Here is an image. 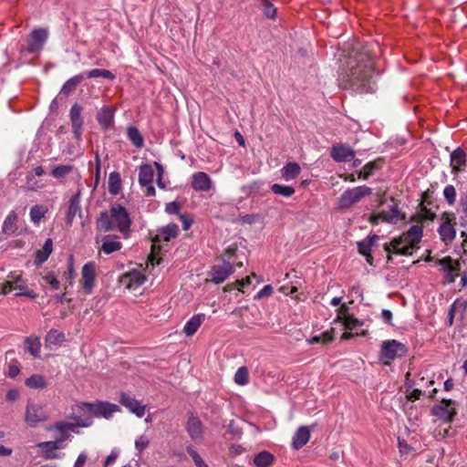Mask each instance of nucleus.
<instances>
[{
  "label": "nucleus",
  "mask_w": 467,
  "mask_h": 467,
  "mask_svg": "<svg viewBox=\"0 0 467 467\" xmlns=\"http://www.w3.org/2000/svg\"><path fill=\"white\" fill-rule=\"evenodd\" d=\"M374 65L371 57L365 52L351 56L347 68L339 77L344 88H353L361 93H373L376 84L373 78Z\"/></svg>",
  "instance_id": "1"
},
{
  "label": "nucleus",
  "mask_w": 467,
  "mask_h": 467,
  "mask_svg": "<svg viewBox=\"0 0 467 467\" xmlns=\"http://www.w3.org/2000/svg\"><path fill=\"white\" fill-rule=\"evenodd\" d=\"M76 411L78 414L74 417V422L58 421L47 427V431H75L77 427H89L93 422V417H103L105 419H109L113 413L119 411V407L109 402H84L77 407Z\"/></svg>",
  "instance_id": "2"
},
{
  "label": "nucleus",
  "mask_w": 467,
  "mask_h": 467,
  "mask_svg": "<svg viewBox=\"0 0 467 467\" xmlns=\"http://www.w3.org/2000/svg\"><path fill=\"white\" fill-rule=\"evenodd\" d=\"M131 219L130 213L122 205H113L109 212L100 213L96 222L97 229L109 232L117 229L124 236H128L130 231Z\"/></svg>",
  "instance_id": "3"
},
{
  "label": "nucleus",
  "mask_w": 467,
  "mask_h": 467,
  "mask_svg": "<svg viewBox=\"0 0 467 467\" xmlns=\"http://www.w3.org/2000/svg\"><path fill=\"white\" fill-rule=\"evenodd\" d=\"M422 233L421 226L412 225L406 234L393 238L389 244H384V250L386 252L393 251L396 254L400 255H411L412 250L421 241Z\"/></svg>",
  "instance_id": "4"
},
{
  "label": "nucleus",
  "mask_w": 467,
  "mask_h": 467,
  "mask_svg": "<svg viewBox=\"0 0 467 467\" xmlns=\"http://www.w3.org/2000/svg\"><path fill=\"white\" fill-rule=\"evenodd\" d=\"M371 193L372 189L366 185L348 189L341 194L338 205L340 209H349L351 206L360 202L362 198Z\"/></svg>",
  "instance_id": "5"
},
{
  "label": "nucleus",
  "mask_w": 467,
  "mask_h": 467,
  "mask_svg": "<svg viewBox=\"0 0 467 467\" xmlns=\"http://www.w3.org/2000/svg\"><path fill=\"white\" fill-rule=\"evenodd\" d=\"M47 412L41 404L31 400L27 401L25 411V421L29 427H36L38 423L47 420Z\"/></svg>",
  "instance_id": "6"
},
{
  "label": "nucleus",
  "mask_w": 467,
  "mask_h": 467,
  "mask_svg": "<svg viewBox=\"0 0 467 467\" xmlns=\"http://www.w3.org/2000/svg\"><path fill=\"white\" fill-rule=\"evenodd\" d=\"M407 351V347L404 344L395 339L386 340L381 345L380 358L382 359L393 360L405 356Z\"/></svg>",
  "instance_id": "7"
},
{
  "label": "nucleus",
  "mask_w": 467,
  "mask_h": 467,
  "mask_svg": "<svg viewBox=\"0 0 467 467\" xmlns=\"http://www.w3.org/2000/svg\"><path fill=\"white\" fill-rule=\"evenodd\" d=\"M439 265L444 272V278L447 283H454L461 270L460 262L453 260L450 256L443 257L439 260Z\"/></svg>",
  "instance_id": "8"
},
{
  "label": "nucleus",
  "mask_w": 467,
  "mask_h": 467,
  "mask_svg": "<svg viewBox=\"0 0 467 467\" xmlns=\"http://www.w3.org/2000/svg\"><path fill=\"white\" fill-rule=\"evenodd\" d=\"M431 412L440 420L451 422L456 414L454 402L451 400H443L441 403L433 406Z\"/></svg>",
  "instance_id": "9"
},
{
  "label": "nucleus",
  "mask_w": 467,
  "mask_h": 467,
  "mask_svg": "<svg viewBox=\"0 0 467 467\" xmlns=\"http://www.w3.org/2000/svg\"><path fill=\"white\" fill-rule=\"evenodd\" d=\"M47 39V31L44 28L34 29L28 36L27 51L38 53L42 50Z\"/></svg>",
  "instance_id": "10"
},
{
  "label": "nucleus",
  "mask_w": 467,
  "mask_h": 467,
  "mask_svg": "<svg viewBox=\"0 0 467 467\" xmlns=\"http://www.w3.org/2000/svg\"><path fill=\"white\" fill-rule=\"evenodd\" d=\"M83 109L78 104H74L69 111V118L72 126V131L76 139L79 140L83 132Z\"/></svg>",
  "instance_id": "11"
},
{
  "label": "nucleus",
  "mask_w": 467,
  "mask_h": 467,
  "mask_svg": "<svg viewBox=\"0 0 467 467\" xmlns=\"http://www.w3.org/2000/svg\"><path fill=\"white\" fill-rule=\"evenodd\" d=\"M81 279L83 289L87 294H90L96 279V265L92 262L85 264L81 270Z\"/></svg>",
  "instance_id": "12"
},
{
  "label": "nucleus",
  "mask_w": 467,
  "mask_h": 467,
  "mask_svg": "<svg viewBox=\"0 0 467 467\" xmlns=\"http://www.w3.org/2000/svg\"><path fill=\"white\" fill-rule=\"evenodd\" d=\"M119 402L122 406L127 408L130 412L134 413L137 417L141 418L145 414V406L139 400H135L130 394L121 392L119 396Z\"/></svg>",
  "instance_id": "13"
},
{
  "label": "nucleus",
  "mask_w": 467,
  "mask_h": 467,
  "mask_svg": "<svg viewBox=\"0 0 467 467\" xmlns=\"http://www.w3.org/2000/svg\"><path fill=\"white\" fill-rule=\"evenodd\" d=\"M186 431L193 441L197 442L202 441L203 427L202 421L198 417H195L192 414H191L188 417V420L186 423Z\"/></svg>",
  "instance_id": "14"
},
{
  "label": "nucleus",
  "mask_w": 467,
  "mask_h": 467,
  "mask_svg": "<svg viewBox=\"0 0 467 467\" xmlns=\"http://www.w3.org/2000/svg\"><path fill=\"white\" fill-rule=\"evenodd\" d=\"M191 185L195 192H208L213 186V182L206 172L197 171L192 175Z\"/></svg>",
  "instance_id": "15"
},
{
  "label": "nucleus",
  "mask_w": 467,
  "mask_h": 467,
  "mask_svg": "<svg viewBox=\"0 0 467 467\" xmlns=\"http://www.w3.org/2000/svg\"><path fill=\"white\" fill-rule=\"evenodd\" d=\"M234 272V265L226 261L220 265L213 267L212 282L214 284H221L227 279Z\"/></svg>",
  "instance_id": "16"
},
{
  "label": "nucleus",
  "mask_w": 467,
  "mask_h": 467,
  "mask_svg": "<svg viewBox=\"0 0 467 467\" xmlns=\"http://www.w3.org/2000/svg\"><path fill=\"white\" fill-rule=\"evenodd\" d=\"M330 156L337 162H346L355 157V151L347 144L334 145Z\"/></svg>",
  "instance_id": "17"
},
{
  "label": "nucleus",
  "mask_w": 467,
  "mask_h": 467,
  "mask_svg": "<svg viewBox=\"0 0 467 467\" xmlns=\"http://www.w3.org/2000/svg\"><path fill=\"white\" fill-rule=\"evenodd\" d=\"M466 164V153L462 147L456 148L450 155L451 173L458 174L463 171Z\"/></svg>",
  "instance_id": "18"
},
{
  "label": "nucleus",
  "mask_w": 467,
  "mask_h": 467,
  "mask_svg": "<svg viewBox=\"0 0 467 467\" xmlns=\"http://www.w3.org/2000/svg\"><path fill=\"white\" fill-rule=\"evenodd\" d=\"M179 234V226L176 223H169L168 225L158 230L153 238V243L170 242L177 237Z\"/></svg>",
  "instance_id": "19"
},
{
  "label": "nucleus",
  "mask_w": 467,
  "mask_h": 467,
  "mask_svg": "<svg viewBox=\"0 0 467 467\" xmlns=\"http://www.w3.org/2000/svg\"><path fill=\"white\" fill-rule=\"evenodd\" d=\"M18 214L16 211H11L5 218L2 224V235L3 237H8L16 234L18 231L17 226Z\"/></svg>",
  "instance_id": "20"
},
{
  "label": "nucleus",
  "mask_w": 467,
  "mask_h": 467,
  "mask_svg": "<svg viewBox=\"0 0 467 467\" xmlns=\"http://www.w3.org/2000/svg\"><path fill=\"white\" fill-rule=\"evenodd\" d=\"M114 109L110 107H103L97 115V120L101 129L108 130L114 126Z\"/></svg>",
  "instance_id": "21"
},
{
  "label": "nucleus",
  "mask_w": 467,
  "mask_h": 467,
  "mask_svg": "<svg viewBox=\"0 0 467 467\" xmlns=\"http://www.w3.org/2000/svg\"><path fill=\"white\" fill-rule=\"evenodd\" d=\"M146 280L145 275L140 270H132L123 276V283L129 289L135 290L140 287Z\"/></svg>",
  "instance_id": "22"
},
{
  "label": "nucleus",
  "mask_w": 467,
  "mask_h": 467,
  "mask_svg": "<svg viewBox=\"0 0 467 467\" xmlns=\"http://www.w3.org/2000/svg\"><path fill=\"white\" fill-rule=\"evenodd\" d=\"M310 439V430L307 426H301L296 431L293 440L292 447L296 450L303 448Z\"/></svg>",
  "instance_id": "23"
},
{
  "label": "nucleus",
  "mask_w": 467,
  "mask_h": 467,
  "mask_svg": "<svg viewBox=\"0 0 467 467\" xmlns=\"http://www.w3.org/2000/svg\"><path fill=\"white\" fill-rule=\"evenodd\" d=\"M81 213L79 193L74 194L69 199L68 209L66 215L67 223L71 225L75 217Z\"/></svg>",
  "instance_id": "24"
},
{
  "label": "nucleus",
  "mask_w": 467,
  "mask_h": 467,
  "mask_svg": "<svg viewBox=\"0 0 467 467\" xmlns=\"http://www.w3.org/2000/svg\"><path fill=\"white\" fill-rule=\"evenodd\" d=\"M380 215L382 221L389 223H397L405 219V214L400 212L397 203L391 204L389 211H382Z\"/></svg>",
  "instance_id": "25"
},
{
  "label": "nucleus",
  "mask_w": 467,
  "mask_h": 467,
  "mask_svg": "<svg viewBox=\"0 0 467 467\" xmlns=\"http://www.w3.org/2000/svg\"><path fill=\"white\" fill-rule=\"evenodd\" d=\"M65 341V334L57 329H50L46 336L45 345L48 348H57Z\"/></svg>",
  "instance_id": "26"
},
{
  "label": "nucleus",
  "mask_w": 467,
  "mask_h": 467,
  "mask_svg": "<svg viewBox=\"0 0 467 467\" xmlns=\"http://www.w3.org/2000/svg\"><path fill=\"white\" fill-rule=\"evenodd\" d=\"M53 251V242L52 239L48 238L46 240L42 249H39L36 252L34 264L36 266L41 265L45 263Z\"/></svg>",
  "instance_id": "27"
},
{
  "label": "nucleus",
  "mask_w": 467,
  "mask_h": 467,
  "mask_svg": "<svg viewBox=\"0 0 467 467\" xmlns=\"http://www.w3.org/2000/svg\"><path fill=\"white\" fill-rule=\"evenodd\" d=\"M379 239L377 234L368 235L367 238L358 242V250L359 254L367 257V260L369 261L371 257V247L375 244V242Z\"/></svg>",
  "instance_id": "28"
},
{
  "label": "nucleus",
  "mask_w": 467,
  "mask_h": 467,
  "mask_svg": "<svg viewBox=\"0 0 467 467\" xmlns=\"http://www.w3.org/2000/svg\"><path fill=\"white\" fill-rule=\"evenodd\" d=\"M205 316L204 314H197L192 317L185 324L183 327V332L186 336H192L198 328L201 327L202 323L204 321Z\"/></svg>",
  "instance_id": "29"
},
{
  "label": "nucleus",
  "mask_w": 467,
  "mask_h": 467,
  "mask_svg": "<svg viewBox=\"0 0 467 467\" xmlns=\"http://www.w3.org/2000/svg\"><path fill=\"white\" fill-rule=\"evenodd\" d=\"M438 232L440 234L441 239L446 243L452 241L456 236V230L449 219L441 224Z\"/></svg>",
  "instance_id": "30"
},
{
  "label": "nucleus",
  "mask_w": 467,
  "mask_h": 467,
  "mask_svg": "<svg viewBox=\"0 0 467 467\" xmlns=\"http://www.w3.org/2000/svg\"><path fill=\"white\" fill-rule=\"evenodd\" d=\"M282 178L288 182L296 179L301 171V168L296 162H288L281 169Z\"/></svg>",
  "instance_id": "31"
},
{
  "label": "nucleus",
  "mask_w": 467,
  "mask_h": 467,
  "mask_svg": "<svg viewBox=\"0 0 467 467\" xmlns=\"http://www.w3.org/2000/svg\"><path fill=\"white\" fill-rule=\"evenodd\" d=\"M275 462V456L267 451L257 453L253 462L256 467H269Z\"/></svg>",
  "instance_id": "32"
},
{
  "label": "nucleus",
  "mask_w": 467,
  "mask_h": 467,
  "mask_svg": "<svg viewBox=\"0 0 467 467\" xmlns=\"http://www.w3.org/2000/svg\"><path fill=\"white\" fill-rule=\"evenodd\" d=\"M127 137L134 147L139 149L143 147L144 139L136 127L129 126L127 128Z\"/></svg>",
  "instance_id": "33"
},
{
  "label": "nucleus",
  "mask_w": 467,
  "mask_h": 467,
  "mask_svg": "<svg viewBox=\"0 0 467 467\" xmlns=\"http://www.w3.org/2000/svg\"><path fill=\"white\" fill-rule=\"evenodd\" d=\"M122 244L116 240L115 236H106L104 238L101 249L106 254H110L120 250Z\"/></svg>",
  "instance_id": "34"
},
{
  "label": "nucleus",
  "mask_w": 467,
  "mask_h": 467,
  "mask_svg": "<svg viewBox=\"0 0 467 467\" xmlns=\"http://www.w3.org/2000/svg\"><path fill=\"white\" fill-rule=\"evenodd\" d=\"M84 79V76L79 74L72 77L68 80L65 82L60 89V94L64 96H68L71 94L77 88V86Z\"/></svg>",
  "instance_id": "35"
},
{
  "label": "nucleus",
  "mask_w": 467,
  "mask_h": 467,
  "mask_svg": "<svg viewBox=\"0 0 467 467\" xmlns=\"http://www.w3.org/2000/svg\"><path fill=\"white\" fill-rule=\"evenodd\" d=\"M26 350L35 358L39 357L41 343L38 337H27L25 340Z\"/></svg>",
  "instance_id": "36"
},
{
  "label": "nucleus",
  "mask_w": 467,
  "mask_h": 467,
  "mask_svg": "<svg viewBox=\"0 0 467 467\" xmlns=\"http://www.w3.org/2000/svg\"><path fill=\"white\" fill-rule=\"evenodd\" d=\"M154 171L150 164L140 167L139 182L140 185L149 184L153 182Z\"/></svg>",
  "instance_id": "37"
},
{
  "label": "nucleus",
  "mask_w": 467,
  "mask_h": 467,
  "mask_svg": "<svg viewBox=\"0 0 467 467\" xmlns=\"http://www.w3.org/2000/svg\"><path fill=\"white\" fill-rule=\"evenodd\" d=\"M121 189V179L118 171H112L109 176V192L112 195H117Z\"/></svg>",
  "instance_id": "38"
},
{
  "label": "nucleus",
  "mask_w": 467,
  "mask_h": 467,
  "mask_svg": "<svg viewBox=\"0 0 467 467\" xmlns=\"http://www.w3.org/2000/svg\"><path fill=\"white\" fill-rule=\"evenodd\" d=\"M467 306V303L464 300L457 299L450 307L448 312L449 324L451 326L453 323V318L457 312H460L461 315L463 314Z\"/></svg>",
  "instance_id": "39"
},
{
  "label": "nucleus",
  "mask_w": 467,
  "mask_h": 467,
  "mask_svg": "<svg viewBox=\"0 0 467 467\" xmlns=\"http://www.w3.org/2000/svg\"><path fill=\"white\" fill-rule=\"evenodd\" d=\"M26 385L31 389H44L47 387V381L42 375L34 374L26 379Z\"/></svg>",
  "instance_id": "40"
},
{
  "label": "nucleus",
  "mask_w": 467,
  "mask_h": 467,
  "mask_svg": "<svg viewBox=\"0 0 467 467\" xmlns=\"http://www.w3.org/2000/svg\"><path fill=\"white\" fill-rule=\"evenodd\" d=\"M271 191L276 194L283 197H290L295 193V188L288 185H282L278 183H274L271 186Z\"/></svg>",
  "instance_id": "41"
},
{
  "label": "nucleus",
  "mask_w": 467,
  "mask_h": 467,
  "mask_svg": "<svg viewBox=\"0 0 467 467\" xmlns=\"http://www.w3.org/2000/svg\"><path fill=\"white\" fill-rule=\"evenodd\" d=\"M338 321L342 322L343 326L346 329L353 330L358 327L363 326V321L350 316V317H342L338 316Z\"/></svg>",
  "instance_id": "42"
},
{
  "label": "nucleus",
  "mask_w": 467,
  "mask_h": 467,
  "mask_svg": "<svg viewBox=\"0 0 467 467\" xmlns=\"http://www.w3.org/2000/svg\"><path fill=\"white\" fill-rule=\"evenodd\" d=\"M47 209L44 205L36 204L30 209V219L34 223H38L45 216Z\"/></svg>",
  "instance_id": "43"
},
{
  "label": "nucleus",
  "mask_w": 467,
  "mask_h": 467,
  "mask_svg": "<svg viewBox=\"0 0 467 467\" xmlns=\"http://www.w3.org/2000/svg\"><path fill=\"white\" fill-rule=\"evenodd\" d=\"M47 444H49V441H42L36 444V447L40 450L43 458L47 460L58 458V455L56 453V450L49 446H46Z\"/></svg>",
  "instance_id": "44"
},
{
  "label": "nucleus",
  "mask_w": 467,
  "mask_h": 467,
  "mask_svg": "<svg viewBox=\"0 0 467 467\" xmlns=\"http://www.w3.org/2000/svg\"><path fill=\"white\" fill-rule=\"evenodd\" d=\"M378 161L368 162L364 165L362 170L358 172V178L363 180H368L369 176H371L375 170L379 169Z\"/></svg>",
  "instance_id": "45"
},
{
  "label": "nucleus",
  "mask_w": 467,
  "mask_h": 467,
  "mask_svg": "<svg viewBox=\"0 0 467 467\" xmlns=\"http://www.w3.org/2000/svg\"><path fill=\"white\" fill-rule=\"evenodd\" d=\"M99 77L107 78V79H114L115 78V75L111 71L107 70V69L95 68V69H91L88 72H87V78H99Z\"/></svg>",
  "instance_id": "46"
},
{
  "label": "nucleus",
  "mask_w": 467,
  "mask_h": 467,
  "mask_svg": "<svg viewBox=\"0 0 467 467\" xmlns=\"http://www.w3.org/2000/svg\"><path fill=\"white\" fill-rule=\"evenodd\" d=\"M67 431H59L61 436L57 438L56 441H50L49 444H47L46 446H49L55 449L56 451L64 448V441L70 438V435L67 433Z\"/></svg>",
  "instance_id": "47"
},
{
  "label": "nucleus",
  "mask_w": 467,
  "mask_h": 467,
  "mask_svg": "<svg viewBox=\"0 0 467 467\" xmlns=\"http://www.w3.org/2000/svg\"><path fill=\"white\" fill-rule=\"evenodd\" d=\"M234 381L238 385H245L249 381L248 370L245 367H241L234 374Z\"/></svg>",
  "instance_id": "48"
},
{
  "label": "nucleus",
  "mask_w": 467,
  "mask_h": 467,
  "mask_svg": "<svg viewBox=\"0 0 467 467\" xmlns=\"http://www.w3.org/2000/svg\"><path fill=\"white\" fill-rule=\"evenodd\" d=\"M73 170L71 165H58L56 166L51 173L57 179H61L69 174Z\"/></svg>",
  "instance_id": "49"
},
{
  "label": "nucleus",
  "mask_w": 467,
  "mask_h": 467,
  "mask_svg": "<svg viewBox=\"0 0 467 467\" xmlns=\"http://www.w3.org/2000/svg\"><path fill=\"white\" fill-rule=\"evenodd\" d=\"M186 451L192 457L196 467H208L205 462L202 459L199 453L193 449L192 446L189 445L186 447Z\"/></svg>",
  "instance_id": "50"
},
{
  "label": "nucleus",
  "mask_w": 467,
  "mask_h": 467,
  "mask_svg": "<svg viewBox=\"0 0 467 467\" xmlns=\"http://www.w3.org/2000/svg\"><path fill=\"white\" fill-rule=\"evenodd\" d=\"M443 196L449 205H453L456 202V190L453 185H447L443 189Z\"/></svg>",
  "instance_id": "51"
},
{
  "label": "nucleus",
  "mask_w": 467,
  "mask_h": 467,
  "mask_svg": "<svg viewBox=\"0 0 467 467\" xmlns=\"http://www.w3.org/2000/svg\"><path fill=\"white\" fill-rule=\"evenodd\" d=\"M262 9L267 18L274 19L275 17L276 8L270 0H262Z\"/></svg>",
  "instance_id": "52"
},
{
  "label": "nucleus",
  "mask_w": 467,
  "mask_h": 467,
  "mask_svg": "<svg viewBox=\"0 0 467 467\" xmlns=\"http://www.w3.org/2000/svg\"><path fill=\"white\" fill-rule=\"evenodd\" d=\"M8 278H13L14 288L18 289L20 292L26 288V282L22 279L21 275L11 274L8 275Z\"/></svg>",
  "instance_id": "53"
},
{
  "label": "nucleus",
  "mask_w": 467,
  "mask_h": 467,
  "mask_svg": "<svg viewBox=\"0 0 467 467\" xmlns=\"http://www.w3.org/2000/svg\"><path fill=\"white\" fill-rule=\"evenodd\" d=\"M149 439L145 435L139 436L135 441V448L139 452H141L149 446Z\"/></svg>",
  "instance_id": "54"
},
{
  "label": "nucleus",
  "mask_w": 467,
  "mask_h": 467,
  "mask_svg": "<svg viewBox=\"0 0 467 467\" xmlns=\"http://www.w3.org/2000/svg\"><path fill=\"white\" fill-rule=\"evenodd\" d=\"M43 279L45 282L54 289L57 290L60 287V282L56 278L53 273H47Z\"/></svg>",
  "instance_id": "55"
},
{
  "label": "nucleus",
  "mask_w": 467,
  "mask_h": 467,
  "mask_svg": "<svg viewBox=\"0 0 467 467\" xmlns=\"http://www.w3.org/2000/svg\"><path fill=\"white\" fill-rule=\"evenodd\" d=\"M26 183H27V189L30 191H36L37 189H40L42 187V185H40L35 180V176L31 173H28L26 175Z\"/></svg>",
  "instance_id": "56"
},
{
  "label": "nucleus",
  "mask_w": 467,
  "mask_h": 467,
  "mask_svg": "<svg viewBox=\"0 0 467 467\" xmlns=\"http://www.w3.org/2000/svg\"><path fill=\"white\" fill-rule=\"evenodd\" d=\"M180 210L181 204L177 202H171L165 206V212L169 214H178Z\"/></svg>",
  "instance_id": "57"
},
{
  "label": "nucleus",
  "mask_w": 467,
  "mask_h": 467,
  "mask_svg": "<svg viewBox=\"0 0 467 467\" xmlns=\"http://www.w3.org/2000/svg\"><path fill=\"white\" fill-rule=\"evenodd\" d=\"M14 288L13 278H9L1 285V293L3 295L8 294Z\"/></svg>",
  "instance_id": "58"
},
{
  "label": "nucleus",
  "mask_w": 467,
  "mask_h": 467,
  "mask_svg": "<svg viewBox=\"0 0 467 467\" xmlns=\"http://www.w3.org/2000/svg\"><path fill=\"white\" fill-rule=\"evenodd\" d=\"M273 294V287L270 285H265L256 295V298H263Z\"/></svg>",
  "instance_id": "59"
},
{
  "label": "nucleus",
  "mask_w": 467,
  "mask_h": 467,
  "mask_svg": "<svg viewBox=\"0 0 467 467\" xmlns=\"http://www.w3.org/2000/svg\"><path fill=\"white\" fill-rule=\"evenodd\" d=\"M260 186L261 184L259 182H253L252 184L249 185H244L242 187V191L243 192L248 194L251 192L258 191L260 189Z\"/></svg>",
  "instance_id": "60"
},
{
  "label": "nucleus",
  "mask_w": 467,
  "mask_h": 467,
  "mask_svg": "<svg viewBox=\"0 0 467 467\" xmlns=\"http://www.w3.org/2000/svg\"><path fill=\"white\" fill-rule=\"evenodd\" d=\"M407 392H408L407 398L410 401H415L417 400H420L421 393H422L421 390L418 389H414L410 392H409V390H407Z\"/></svg>",
  "instance_id": "61"
},
{
  "label": "nucleus",
  "mask_w": 467,
  "mask_h": 467,
  "mask_svg": "<svg viewBox=\"0 0 467 467\" xmlns=\"http://www.w3.org/2000/svg\"><path fill=\"white\" fill-rule=\"evenodd\" d=\"M179 218L182 221V228L185 231L188 230L191 227V225L192 224V219L190 218L188 215L180 214Z\"/></svg>",
  "instance_id": "62"
},
{
  "label": "nucleus",
  "mask_w": 467,
  "mask_h": 467,
  "mask_svg": "<svg viewBox=\"0 0 467 467\" xmlns=\"http://www.w3.org/2000/svg\"><path fill=\"white\" fill-rule=\"evenodd\" d=\"M87 458H88V456H87L86 452H84V451L81 452L78 455V457L77 458L74 467H84Z\"/></svg>",
  "instance_id": "63"
},
{
  "label": "nucleus",
  "mask_w": 467,
  "mask_h": 467,
  "mask_svg": "<svg viewBox=\"0 0 467 467\" xmlns=\"http://www.w3.org/2000/svg\"><path fill=\"white\" fill-rule=\"evenodd\" d=\"M460 207L464 216L467 217V194L461 197Z\"/></svg>",
  "instance_id": "64"
}]
</instances>
